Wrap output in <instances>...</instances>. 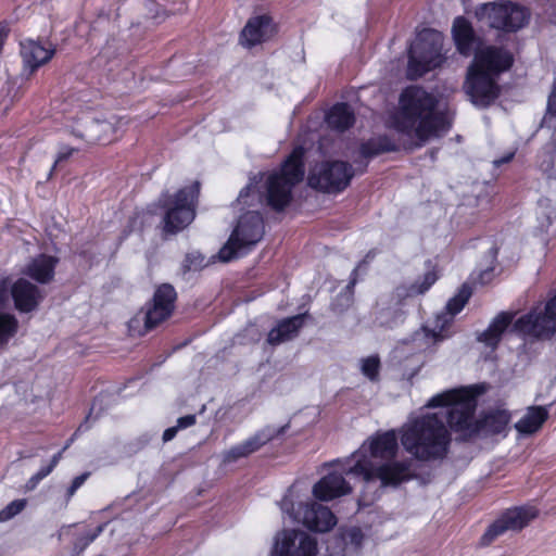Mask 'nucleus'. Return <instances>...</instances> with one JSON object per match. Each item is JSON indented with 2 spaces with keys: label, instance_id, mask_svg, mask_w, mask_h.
<instances>
[{
  "label": "nucleus",
  "instance_id": "39",
  "mask_svg": "<svg viewBox=\"0 0 556 556\" xmlns=\"http://www.w3.org/2000/svg\"><path fill=\"white\" fill-rule=\"evenodd\" d=\"M194 422H195V416L194 415H187V416L180 417L177 420L176 427L178 429H185V428H188V427L194 425Z\"/></svg>",
  "mask_w": 556,
  "mask_h": 556
},
{
  "label": "nucleus",
  "instance_id": "8",
  "mask_svg": "<svg viewBox=\"0 0 556 556\" xmlns=\"http://www.w3.org/2000/svg\"><path fill=\"white\" fill-rule=\"evenodd\" d=\"M176 291L173 286L164 283L157 287L153 295L152 305L148 311L137 314L129 320L128 328L131 334L142 336L167 319L174 311Z\"/></svg>",
  "mask_w": 556,
  "mask_h": 556
},
{
  "label": "nucleus",
  "instance_id": "21",
  "mask_svg": "<svg viewBox=\"0 0 556 556\" xmlns=\"http://www.w3.org/2000/svg\"><path fill=\"white\" fill-rule=\"evenodd\" d=\"M58 258L47 254H40L31 258L22 273L38 283H49L54 277Z\"/></svg>",
  "mask_w": 556,
  "mask_h": 556
},
{
  "label": "nucleus",
  "instance_id": "25",
  "mask_svg": "<svg viewBox=\"0 0 556 556\" xmlns=\"http://www.w3.org/2000/svg\"><path fill=\"white\" fill-rule=\"evenodd\" d=\"M511 320L513 315L509 313H502L497 315L490 324L489 328L480 336V341L485 343L488 346H496Z\"/></svg>",
  "mask_w": 556,
  "mask_h": 556
},
{
  "label": "nucleus",
  "instance_id": "4",
  "mask_svg": "<svg viewBox=\"0 0 556 556\" xmlns=\"http://www.w3.org/2000/svg\"><path fill=\"white\" fill-rule=\"evenodd\" d=\"M390 126L409 147H421L451 127V117L437 109L435 98L418 87L406 88Z\"/></svg>",
  "mask_w": 556,
  "mask_h": 556
},
{
  "label": "nucleus",
  "instance_id": "33",
  "mask_svg": "<svg viewBox=\"0 0 556 556\" xmlns=\"http://www.w3.org/2000/svg\"><path fill=\"white\" fill-rule=\"evenodd\" d=\"M247 457L241 443L232 446L224 454V463H232L238 460L239 458Z\"/></svg>",
  "mask_w": 556,
  "mask_h": 556
},
{
  "label": "nucleus",
  "instance_id": "36",
  "mask_svg": "<svg viewBox=\"0 0 556 556\" xmlns=\"http://www.w3.org/2000/svg\"><path fill=\"white\" fill-rule=\"evenodd\" d=\"M9 303V278L0 276V308Z\"/></svg>",
  "mask_w": 556,
  "mask_h": 556
},
{
  "label": "nucleus",
  "instance_id": "26",
  "mask_svg": "<svg viewBox=\"0 0 556 556\" xmlns=\"http://www.w3.org/2000/svg\"><path fill=\"white\" fill-rule=\"evenodd\" d=\"M353 122V112L346 104H337L327 114V123L329 127L337 130H344L349 128Z\"/></svg>",
  "mask_w": 556,
  "mask_h": 556
},
{
  "label": "nucleus",
  "instance_id": "15",
  "mask_svg": "<svg viewBox=\"0 0 556 556\" xmlns=\"http://www.w3.org/2000/svg\"><path fill=\"white\" fill-rule=\"evenodd\" d=\"M514 330L526 337L549 338L556 330V319L546 312L545 307L542 309L536 306L515 321Z\"/></svg>",
  "mask_w": 556,
  "mask_h": 556
},
{
  "label": "nucleus",
  "instance_id": "34",
  "mask_svg": "<svg viewBox=\"0 0 556 556\" xmlns=\"http://www.w3.org/2000/svg\"><path fill=\"white\" fill-rule=\"evenodd\" d=\"M363 539H364V535H363L362 531L357 528H352V529L348 530L344 534V540L346 542L353 544L356 547L361 546Z\"/></svg>",
  "mask_w": 556,
  "mask_h": 556
},
{
  "label": "nucleus",
  "instance_id": "30",
  "mask_svg": "<svg viewBox=\"0 0 556 556\" xmlns=\"http://www.w3.org/2000/svg\"><path fill=\"white\" fill-rule=\"evenodd\" d=\"M380 362L376 356H368L361 361L362 374L370 380H376L379 375Z\"/></svg>",
  "mask_w": 556,
  "mask_h": 556
},
{
  "label": "nucleus",
  "instance_id": "28",
  "mask_svg": "<svg viewBox=\"0 0 556 556\" xmlns=\"http://www.w3.org/2000/svg\"><path fill=\"white\" fill-rule=\"evenodd\" d=\"M276 432L274 429H264L255 435L247 439L241 443L242 448L247 456L260 450L263 445L274 439Z\"/></svg>",
  "mask_w": 556,
  "mask_h": 556
},
{
  "label": "nucleus",
  "instance_id": "2",
  "mask_svg": "<svg viewBox=\"0 0 556 556\" xmlns=\"http://www.w3.org/2000/svg\"><path fill=\"white\" fill-rule=\"evenodd\" d=\"M302 147L295 148L279 170L262 175V187L251 181L237 198L236 207L242 213L237 227L226 244L219 250L218 258L229 262L244 255L264 235V226L257 208L264 200L274 210H283L291 201L292 188L304 176Z\"/></svg>",
  "mask_w": 556,
  "mask_h": 556
},
{
  "label": "nucleus",
  "instance_id": "22",
  "mask_svg": "<svg viewBox=\"0 0 556 556\" xmlns=\"http://www.w3.org/2000/svg\"><path fill=\"white\" fill-rule=\"evenodd\" d=\"M452 34L458 52L468 56L471 53L475 40L473 29L470 23L463 16L456 17L453 23Z\"/></svg>",
  "mask_w": 556,
  "mask_h": 556
},
{
  "label": "nucleus",
  "instance_id": "24",
  "mask_svg": "<svg viewBox=\"0 0 556 556\" xmlns=\"http://www.w3.org/2000/svg\"><path fill=\"white\" fill-rule=\"evenodd\" d=\"M548 417L546 408L541 406L530 407L525 416L515 425L518 432L532 434L536 432Z\"/></svg>",
  "mask_w": 556,
  "mask_h": 556
},
{
  "label": "nucleus",
  "instance_id": "35",
  "mask_svg": "<svg viewBox=\"0 0 556 556\" xmlns=\"http://www.w3.org/2000/svg\"><path fill=\"white\" fill-rule=\"evenodd\" d=\"M61 458V453H58L55 454L52 459L50 460V463L45 466V467H41L37 472L36 475L42 480L43 478H46L47 476H49L52 470L55 468V466L58 465L59 460Z\"/></svg>",
  "mask_w": 556,
  "mask_h": 556
},
{
  "label": "nucleus",
  "instance_id": "3",
  "mask_svg": "<svg viewBox=\"0 0 556 556\" xmlns=\"http://www.w3.org/2000/svg\"><path fill=\"white\" fill-rule=\"evenodd\" d=\"M397 439L394 430L376 432L344 459L342 469L359 478L367 486L377 481L381 488L397 485L408 478L409 471L407 463L394 460L399 451Z\"/></svg>",
  "mask_w": 556,
  "mask_h": 556
},
{
  "label": "nucleus",
  "instance_id": "38",
  "mask_svg": "<svg viewBox=\"0 0 556 556\" xmlns=\"http://www.w3.org/2000/svg\"><path fill=\"white\" fill-rule=\"evenodd\" d=\"M547 114L556 115V79L547 101Z\"/></svg>",
  "mask_w": 556,
  "mask_h": 556
},
{
  "label": "nucleus",
  "instance_id": "18",
  "mask_svg": "<svg viewBox=\"0 0 556 556\" xmlns=\"http://www.w3.org/2000/svg\"><path fill=\"white\" fill-rule=\"evenodd\" d=\"M469 296L470 290L464 286L459 292L447 302V313L437 316L435 324L431 328H425L426 336L431 337L434 341L445 338L444 331L446 327L452 323L453 316L463 309Z\"/></svg>",
  "mask_w": 556,
  "mask_h": 556
},
{
  "label": "nucleus",
  "instance_id": "27",
  "mask_svg": "<svg viewBox=\"0 0 556 556\" xmlns=\"http://www.w3.org/2000/svg\"><path fill=\"white\" fill-rule=\"evenodd\" d=\"M20 328L14 314L0 313V348H4L16 336Z\"/></svg>",
  "mask_w": 556,
  "mask_h": 556
},
{
  "label": "nucleus",
  "instance_id": "12",
  "mask_svg": "<svg viewBox=\"0 0 556 556\" xmlns=\"http://www.w3.org/2000/svg\"><path fill=\"white\" fill-rule=\"evenodd\" d=\"M271 556H317V542L303 531L282 530L275 536Z\"/></svg>",
  "mask_w": 556,
  "mask_h": 556
},
{
  "label": "nucleus",
  "instance_id": "20",
  "mask_svg": "<svg viewBox=\"0 0 556 556\" xmlns=\"http://www.w3.org/2000/svg\"><path fill=\"white\" fill-rule=\"evenodd\" d=\"M53 54L54 49L51 45H42L31 39L21 42V55L24 67L30 73L49 62Z\"/></svg>",
  "mask_w": 556,
  "mask_h": 556
},
{
  "label": "nucleus",
  "instance_id": "5",
  "mask_svg": "<svg viewBox=\"0 0 556 556\" xmlns=\"http://www.w3.org/2000/svg\"><path fill=\"white\" fill-rule=\"evenodd\" d=\"M511 64V54L502 48L485 46L476 51L464 84L466 93L476 106L485 108L495 101L500 93L496 78Z\"/></svg>",
  "mask_w": 556,
  "mask_h": 556
},
{
  "label": "nucleus",
  "instance_id": "19",
  "mask_svg": "<svg viewBox=\"0 0 556 556\" xmlns=\"http://www.w3.org/2000/svg\"><path fill=\"white\" fill-rule=\"evenodd\" d=\"M276 33V26L268 15H258L250 18L241 31V43L253 47L270 39Z\"/></svg>",
  "mask_w": 556,
  "mask_h": 556
},
{
  "label": "nucleus",
  "instance_id": "44",
  "mask_svg": "<svg viewBox=\"0 0 556 556\" xmlns=\"http://www.w3.org/2000/svg\"><path fill=\"white\" fill-rule=\"evenodd\" d=\"M374 500H375V497L370 498V501H374ZM362 501H363L365 504H367V503L369 502V500H367V498L365 497V495L363 496Z\"/></svg>",
  "mask_w": 556,
  "mask_h": 556
},
{
  "label": "nucleus",
  "instance_id": "23",
  "mask_svg": "<svg viewBox=\"0 0 556 556\" xmlns=\"http://www.w3.org/2000/svg\"><path fill=\"white\" fill-rule=\"evenodd\" d=\"M303 320L304 315H298L280 321L277 327L269 331L267 342L270 345H278L294 338L302 327Z\"/></svg>",
  "mask_w": 556,
  "mask_h": 556
},
{
  "label": "nucleus",
  "instance_id": "37",
  "mask_svg": "<svg viewBox=\"0 0 556 556\" xmlns=\"http://www.w3.org/2000/svg\"><path fill=\"white\" fill-rule=\"evenodd\" d=\"M88 476H89L88 473H83V475L76 477L73 480V482H72V484H71V486L68 488V491H67L68 492V497H72L75 494V492L85 483V481L87 480Z\"/></svg>",
  "mask_w": 556,
  "mask_h": 556
},
{
  "label": "nucleus",
  "instance_id": "11",
  "mask_svg": "<svg viewBox=\"0 0 556 556\" xmlns=\"http://www.w3.org/2000/svg\"><path fill=\"white\" fill-rule=\"evenodd\" d=\"M352 176V168L345 162H327L311 172L308 184L325 192H339L348 187Z\"/></svg>",
  "mask_w": 556,
  "mask_h": 556
},
{
  "label": "nucleus",
  "instance_id": "13",
  "mask_svg": "<svg viewBox=\"0 0 556 556\" xmlns=\"http://www.w3.org/2000/svg\"><path fill=\"white\" fill-rule=\"evenodd\" d=\"M539 515V510L531 505L514 507L507 509L497 520H495L482 536L484 544H490L497 536L506 531H518L525 528Z\"/></svg>",
  "mask_w": 556,
  "mask_h": 556
},
{
  "label": "nucleus",
  "instance_id": "10",
  "mask_svg": "<svg viewBox=\"0 0 556 556\" xmlns=\"http://www.w3.org/2000/svg\"><path fill=\"white\" fill-rule=\"evenodd\" d=\"M480 22L492 28L515 31L528 21V12L510 2H491L480 5L476 11Z\"/></svg>",
  "mask_w": 556,
  "mask_h": 556
},
{
  "label": "nucleus",
  "instance_id": "41",
  "mask_svg": "<svg viewBox=\"0 0 556 556\" xmlns=\"http://www.w3.org/2000/svg\"><path fill=\"white\" fill-rule=\"evenodd\" d=\"M177 431H178V428H177L176 426H175V427H172V428L166 429V430L164 431V433H163V440H164L165 442L170 441L172 439H174V438H175V435H176Z\"/></svg>",
  "mask_w": 556,
  "mask_h": 556
},
{
  "label": "nucleus",
  "instance_id": "17",
  "mask_svg": "<svg viewBox=\"0 0 556 556\" xmlns=\"http://www.w3.org/2000/svg\"><path fill=\"white\" fill-rule=\"evenodd\" d=\"M342 460H337L333 465L340 470L331 471L327 476L323 477L314 486L313 494L320 501H331L339 496L349 494L352 491V486L344 479L343 473L348 475L342 469Z\"/></svg>",
  "mask_w": 556,
  "mask_h": 556
},
{
  "label": "nucleus",
  "instance_id": "43",
  "mask_svg": "<svg viewBox=\"0 0 556 556\" xmlns=\"http://www.w3.org/2000/svg\"><path fill=\"white\" fill-rule=\"evenodd\" d=\"M490 280V274L489 271H483L480 276V281L482 283L488 282Z\"/></svg>",
  "mask_w": 556,
  "mask_h": 556
},
{
  "label": "nucleus",
  "instance_id": "16",
  "mask_svg": "<svg viewBox=\"0 0 556 556\" xmlns=\"http://www.w3.org/2000/svg\"><path fill=\"white\" fill-rule=\"evenodd\" d=\"M10 298L16 311L20 313H30L39 306L45 294L36 285L21 277L13 282L9 280Z\"/></svg>",
  "mask_w": 556,
  "mask_h": 556
},
{
  "label": "nucleus",
  "instance_id": "32",
  "mask_svg": "<svg viewBox=\"0 0 556 556\" xmlns=\"http://www.w3.org/2000/svg\"><path fill=\"white\" fill-rule=\"evenodd\" d=\"M438 276L434 271H428L425 274L422 282L416 283L412 287V292L421 294L426 292L437 280Z\"/></svg>",
  "mask_w": 556,
  "mask_h": 556
},
{
  "label": "nucleus",
  "instance_id": "29",
  "mask_svg": "<svg viewBox=\"0 0 556 556\" xmlns=\"http://www.w3.org/2000/svg\"><path fill=\"white\" fill-rule=\"evenodd\" d=\"M27 506L26 498H17L10 502L0 510V523L7 522L21 514Z\"/></svg>",
  "mask_w": 556,
  "mask_h": 556
},
{
  "label": "nucleus",
  "instance_id": "40",
  "mask_svg": "<svg viewBox=\"0 0 556 556\" xmlns=\"http://www.w3.org/2000/svg\"><path fill=\"white\" fill-rule=\"evenodd\" d=\"M41 481V479L35 473L34 476H31L28 481L26 482L25 484V490L26 491H31L34 490L38 483Z\"/></svg>",
  "mask_w": 556,
  "mask_h": 556
},
{
  "label": "nucleus",
  "instance_id": "9",
  "mask_svg": "<svg viewBox=\"0 0 556 556\" xmlns=\"http://www.w3.org/2000/svg\"><path fill=\"white\" fill-rule=\"evenodd\" d=\"M198 194L199 185L195 182L165 200V231L175 233L186 228L193 220Z\"/></svg>",
  "mask_w": 556,
  "mask_h": 556
},
{
  "label": "nucleus",
  "instance_id": "6",
  "mask_svg": "<svg viewBox=\"0 0 556 556\" xmlns=\"http://www.w3.org/2000/svg\"><path fill=\"white\" fill-rule=\"evenodd\" d=\"M280 508L290 520L302 523L312 531L327 532L337 523L336 516L328 507L318 503H304V494L299 484H293L288 490Z\"/></svg>",
  "mask_w": 556,
  "mask_h": 556
},
{
  "label": "nucleus",
  "instance_id": "31",
  "mask_svg": "<svg viewBox=\"0 0 556 556\" xmlns=\"http://www.w3.org/2000/svg\"><path fill=\"white\" fill-rule=\"evenodd\" d=\"M103 531V526H98L93 531L87 532L75 543V549L83 552Z\"/></svg>",
  "mask_w": 556,
  "mask_h": 556
},
{
  "label": "nucleus",
  "instance_id": "7",
  "mask_svg": "<svg viewBox=\"0 0 556 556\" xmlns=\"http://www.w3.org/2000/svg\"><path fill=\"white\" fill-rule=\"evenodd\" d=\"M443 35L433 29H425L409 48L407 76L416 79L425 73L440 66L445 56L442 53Z\"/></svg>",
  "mask_w": 556,
  "mask_h": 556
},
{
  "label": "nucleus",
  "instance_id": "14",
  "mask_svg": "<svg viewBox=\"0 0 556 556\" xmlns=\"http://www.w3.org/2000/svg\"><path fill=\"white\" fill-rule=\"evenodd\" d=\"M68 127L75 137L90 144L108 143L114 139V124L108 121H99L91 113L83 114Z\"/></svg>",
  "mask_w": 556,
  "mask_h": 556
},
{
  "label": "nucleus",
  "instance_id": "1",
  "mask_svg": "<svg viewBox=\"0 0 556 556\" xmlns=\"http://www.w3.org/2000/svg\"><path fill=\"white\" fill-rule=\"evenodd\" d=\"M426 408H438L434 413L412 416L400 430L405 451L421 460L443 457L451 441L448 427L463 438L483 430L500 434L506 431L510 415L505 409L488 414L481 422L473 419L476 399L468 388L451 389L433 395Z\"/></svg>",
  "mask_w": 556,
  "mask_h": 556
},
{
  "label": "nucleus",
  "instance_id": "42",
  "mask_svg": "<svg viewBox=\"0 0 556 556\" xmlns=\"http://www.w3.org/2000/svg\"><path fill=\"white\" fill-rule=\"evenodd\" d=\"M72 154V150H68L66 152H60L59 155H58V159L55 161V164L66 157H68L70 155Z\"/></svg>",
  "mask_w": 556,
  "mask_h": 556
}]
</instances>
